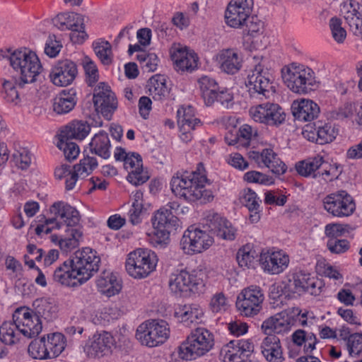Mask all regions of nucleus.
<instances>
[{
    "label": "nucleus",
    "mask_w": 362,
    "mask_h": 362,
    "mask_svg": "<svg viewBox=\"0 0 362 362\" xmlns=\"http://www.w3.org/2000/svg\"><path fill=\"white\" fill-rule=\"evenodd\" d=\"M346 345L349 355H358L362 351V334L354 333L349 337Z\"/></svg>",
    "instance_id": "nucleus-57"
},
{
    "label": "nucleus",
    "mask_w": 362,
    "mask_h": 362,
    "mask_svg": "<svg viewBox=\"0 0 362 362\" xmlns=\"http://www.w3.org/2000/svg\"><path fill=\"white\" fill-rule=\"evenodd\" d=\"M264 295L259 286H250L239 293L236 300V308L240 315L254 317L262 309Z\"/></svg>",
    "instance_id": "nucleus-12"
},
{
    "label": "nucleus",
    "mask_w": 362,
    "mask_h": 362,
    "mask_svg": "<svg viewBox=\"0 0 362 362\" xmlns=\"http://www.w3.org/2000/svg\"><path fill=\"white\" fill-rule=\"evenodd\" d=\"M83 65L86 76V81L89 86H93L98 81V68L95 64L88 57H84Z\"/></svg>",
    "instance_id": "nucleus-52"
},
{
    "label": "nucleus",
    "mask_w": 362,
    "mask_h": 362,
    "mask_svg": "<svg viewBox=\"0 0 362 362\" xmlns=\"http://www.w3.org/2000/svg\"><path fill=\"white\" fill-rule=\"evenodd\" d=\"M214 241L210 229L207 228V230H202L191 226L185 231L180 240V247L186 254L199 253L208 249Z\"/></svg>",
    "instance_id": "nucleus-10"
},
{
    "label": "nucleus",
    "mask_w": 362,
    "mask_h": 362,
    "mask_svg": "<svg viewBox=\"0 0 362 362\" xmlns=\"http://www.w3.org/2000/svg\"><path fill=\"white\" fill-rule=\"evenodd\" d=\"M78 75V67L69 59L57 60L52 66L49 74L51 81L57 86H66L71 84Z\"/></svg>",
    "instance_id": "nucleus-17"
},
{
    "label": "nucleus",
    "mask_w": 362,
    "mask_h": 362,
    "mask_svg": "<svg viewBox=\"0 0 362 362\" xmlns=\"http://www.w3.org/2000/svg\"><path fill=\"white\" fill-rule=\"evenodd\" d=\"M201 271L188 272L181 270L171 274L169 287L172 292L180 296H187L190 293H201L204 291L205 284Z\"/></svg>",
    "instance_id": "nucleus-6"
},
{
    "label": "nucleus",
    "mask_w": 362,
    "mask_h": 362,
    "mask_svg": "<svg viewBox=\"0 0 362 362\" xmlns=\"http://www.w3.org/2000/svg\"><path fill=\"white\" fill-rule=\"evenodd\" d=\"M82 232L75 228H68L66 230V235L59 241L60 249L65 252H69L77 247L80 239L82 238Z\"/></svg>",
    "instance_id": "nucleus-43"
},
{
    "label": "nucleus",
    "mask_w": 362,
    "mask_h": 362,
    "mask_svg": "<svg viewBox=\"0 0 362 362\" xmlns=\"http://www.w3.org/2000/svg\"><path fill=\"white\" fill-rule=\"evenodd\" d=\"M257 136V130L254 129L248 124H243L240 127L233 139H230L227 135L225 139L230 146L239 144L243 147H247L250 145L251 139L256 138Z\"/></svg>",
    "instance_id": "nucleus-40"
},
{
    "label": "nucleus",
    "mask_w": 362,
    "mask_h": 362,
    "mask_svg": "<svg viewBox=\"0 0 362 362\" xmlns=\"http://www.w3.org/2000/svg\"><path fill=\"white\" fill-rule=\"evenodd\" d=\"M282 78L286 86L298 94H307L317 87L315 72L303 64H291L282 70Z\"/></svg>",
    "instance_id": "nucleus-4"
},
{
    "label": "nucleus",
    "mask_w": 362,
    "mask_h": 362,
    "mask_svg": "<svg viewBox=\"0 0 362 362\" xmlns=\"http://www.w3.org/2000/svg\"><path fill=\"white\" fill-rule=\"evenodd\" d=\"M62 45L61 42L56 39L55 35H49L46 41L45 46V53L50 57H56L61 50Z\"/></svg>",
    "instance_id": "nucleus-61"
},
{
    "label": "nucleus",
    "mask_w": 362,
    "mask_h": 362,
    "mask_svg": "<svg viewBox=\"0 0 362 362\" xmlns=\"http://www.w3.org/2000/svg\"><path fill=\"white\" fill-rule=\"evenodd\" d=\"M236 259L240 267L249 268L254 260V255L252 254V251L247 250V248L244 247L238 250Z\"/></svg>",
    "instance_id": "nucleus-63"
},
{
    "label": "nucleus",
    "mask_w": 362,
    "mask_h": 362,
    "mask_svg": "<svg viewBox=\"0 0 362 362\" xmlns=\"http://www.w3.org/2000/svg\"><path fill=\"white\" fill-rule=\"evenodd\" d=\"M15 165L22 170H26L31 163V153L26 148H21L13 154Z\"/></svg>",
    "instance_id": "nucleus-55"
},
{
    "label": "nucleus",
    "mask_w": 362,
    "mask_h": 362,
    "mask_svg": "<svg viewBox=\"0 0 362 362\" xmlns=\"http://www.w3.org/2000/svg\"><path fill=\"white\" fill-rule=\"evenodd\" d=\"M341 25V20L337 17H332L329 20L332 35L337 43H343L346 37V31Z\"/></svg>",
    "instance_id": "nucleus-53"
},
{
    "label": "nucleus",
    "mask_w": 362,
    "mask_h": 362,
    "mask_svg": "<svg viewBox=\"0 0 362 362\" xmlns=\"http://www.w3.org/2000/svg\"><path fill=\"white\" fill-rule=\"evenodd\" d=\"M209 182L204 165L198 163L197 170L191 173H177L170 181L172 192L176 197L188 202H195L202 197H213L210 192L204 189L205 184Z\"/></svg>",
    "instance_id": "nucleus-3"
},
{
    "label": "nucleus",
    "mask_w": 362,
    "mask_h": 362,
    "mask_svg": "<svg viewBox=\"0 0 362 362\" xmlns=\"http://www.w3.org/2000/svg\"><path fill=\"white\" fill-rule=\"evenodd\" d=\"M203 315V310L199 305L195 303L178 305L175 310V316L186 327L198 324L202 321Z\"/></svg>",
    "instance_id": "nucleus-25"
},
{
    "label": "nucleus",
    "mask_w": 362,
    "mask_h": 362,
    "mask_svg": "<svg viewBox=\"0 0 362 362\" xmlns=\"http://www.w3.org/2000/svg\"><path fill=\"white\" fill-rule=\"evenodd\" d=\"M259 202L257 194L250 189L245 190L241 198V202L248 209L250 213V221L251 223H257L260 218Z\"/></svg>",
    "instance_id": "nucleus-42"
},
{
    "label": "nucleus",
    "mask_w": 362,
    "mask_h": 362,
    "mask_svg": "<svg viewBox=\"0 0 362 362\" xmlns=\"http://www.w3.org/2000/svg\"><path fill=\"white\" fill-rule=\"evenodd\" d=\"M110 147L108 134L104 131L95 134L89 144L90 151L104 159L110 156Z\"/></svg>",
    "instance_id": "nucleus-32"
},
{
    "label": "nucleus",
    "mask_w": 362,
    "mask_h": 362,
    "mask_svg": "<svg viewBox=\"0 0 362 362\" xmlns=\"http://www.w3.org/2000/svg\"><path fill=\"white\" fill-rule=\"evenodd\" d=\"M46 349L49 358L58 356L65 348L64 336L60 333H53L45 337Z\"/></svg>",
    "instance_id": "nucleus-44"
},
{
    "label": "nucleus",
    "mask_w": 362,
    "mask_h": 362,
    "mask_svg": "<svg viewBox=\"0 0 362 362\" xmlns=\"http://www.w3.org/2000/svg\"><path fill=\"white\" fill-rule=\"evenodd\" d=\"M17 329L16 324L11 322H4L0 327V339L7 345H12L18 341L17 335L15 332Z\"/></svg>",
    "instance_id": "nucleus-50"
},
{
    "label": "nucleus",
    "mask_w": 362,
    "mask_h": 362,
    "mask_svg": "<svg viewBox=\"0 0 362 362\" xmlns=\"http://www.w3.org/2000/svg\"><path fill=\"white\" fill-rule=\"evenodd\" d=\"M228 306V300L223 293H216L211 299L210 308L213 313L226 311Z\"/></svg>",
    "instance_id": "nucleus-59"
},
{
    "label": "nucleus",
    "mask_w": 362,
    "mask_h": 362,
    "mask_svg": "<svg viewBox=\"0 0 362 362\" xmlns=\"http://www.w3.org/2000/svg\"><path fill=\"white\" fill-rule=\"evenodd\" d=\"M98 163L95 157L86 156L80 160L78 164L74 165L78 177H86L97 168Z\"/></svg>",
    "instance_id": "nucleus-51"
},
{
    "label": "nucleus",
    "mask_w": 362,
    "mask_h": 362,
    "mask_svg": "<svg viewBox=\"0 0 362 362\" xmlns=\"http://www.w3.org/2000/svg\"><path fill=\"white\" fill-rule=\"evenodd\" d=\"M90 127L86 122L74 121L66 125L62 131L59 136L69 139H83L90 132Z\"/></svg>",
    "instance_id": "nucleus-35"
},
{
    "label": "nucleus",
    "mask_w": 362,
    "mask_h": 362,
    "mask_svg": "<svg viewBox=\"0 0 362 362\" xmlns=\"http://www.w3.org/2000/svg\"><path fill=\"white\" fill-rule=\"evenodd\" d=\"M45 343V336L32 341L28 349L30 356L36 359L49 358V352Z\"/></svg>",
    "instance_id": "nucleus-47"
},
{
    "label": "nucleus",
    "mask_w": 362,
    "mask_h": 362,
    "mask_svg": "<svg viewBox=\"0 0 362 362\" xmlns=\"http://www.w3.org/2000/svg\"><path fill=\"white\" fill-rule=\"evenodd\" d=\"M349 225H343L340 223H330L325 226V234L330 238L337 239L341 236L346 231Z\"/></svg>",
    "instance_id": "nucleus-64"
},
{
    "label": "nucleus",
    "mask_w": 362,
    "mask_h": 362,
    "mask_svg": "<svg viewBox=\"0 0 362 362\" xmlns=\"http://www.w3.org/2000/svg\"><path fill=\"white\" fill-rule=\"evenodd\" d=\"M95 53L105 65H109L112 62V46L108 41L100 40L93 44Z\"/></svg>",
    "instance_id": "nucleus-46"
},
{
    "label": "nucleus",
    "mask_w": 362,
    "mask_h": 362,
    "mask_svg": "<svg viewBox=\"0 0 362 362\" xmlns=\"http://www.w3.org/2000/svg\"><path fill=\"white\" fill-rule=\"evenodd\" d=\"M253 59L257 62L253 69L249 73L246 81V86L251 97L262 99L267 98L270 93L269 89L272 80V74L269 70L265 67L261 57H254Z\"/></svg>",
    "instance_id": "nucleus-8"
},
{
    "label": "nucleus",
    "mask_w": 362,
    "mask_h": 362,
    "mask_svg": "<svg viewBox=\"0 0 362 362\" xmlns=\"http://www.w3.org/2000/svg\"><path fill=\"white\" fill-rule=\"evenodd\" d=\"M1 52H4L3 57L9 61L11 66L19 74L13 81H6L3 83V98L8 103L17 104L19 95L16 86L23 88L25 84L35 82L42 67L36 54L26 49L13 51L8 49Z\"/></svg>",
    "instance_id": "nucleus-1"
},
{
    "label": "nucleus",
    "mask_w": 362,
    "mask_h": 362,
    "mask_svg": "<svg viewBox=\"0 0 362 362\" xmlns=\"http://www.w3.org/2000/svg\"><path fill=\"white\" fill-rule=\"evenodd\" d=\"M252 0H231L225 12L226 24L235 28H244L251 15Z\"/></svg>",
    "instance_id": "nucleus-16"
},
{
    "label": "nucleus",
    "mask_w": 362,
    "mask_h": 362,
    "mask_svg": "<svg viewBox=\"0 0 362 362\" xmlns=\"http://www.w3.org/2000/svg\"><path fill=\"white\" fill-rule=\"evenodd\" d=\"M149 177L150 176L148 173L144 170L143 168L141 167L139 169L129 171L127 179L130 183L137 186L145 183L149 179Z\"/></svg>",
    "instance_id": "nucleus-60"
},
{
    "label": "nucleus",
    "mask_w": 362,
    "mask_h": 362,
    "mask_svg": "<svg viewBox=\"0 0 362 362\" xmlns=\"http://www.w3.org/2000/svg\"><path fill=\"white\" fill-rule=\"evenodd\" d=\"M250 113L252 119L267 125L279 126L284 122L286 114L279 105L265 103L251 107Z\"/></svg>",
    "instance_id": "nucleus-15"
},
{
    "label": "nucleus",
    "mask_w": 362,
    "mask_h": 362,
    "mask_svg": "<svg viewBox=\"0 0 362 362\" xmlns=\"http://www.w3.org/2000/svg\"><path fill=\"white\" fill-rule=\"evenodd\" d=\"M93 103L95 110L108 120L111 119L117 107V101L114 93L105 83H100L95 90Z\"/></svg>",
    "instance_id": "nucleus-18"
},
{
    "label": "nucleus",
    "mask_w": 362,
    "mask_h": 362,
    "mask_svg": "<svg viewBox=\"0 0 362 362\" xmlns=\"http://www.w3.org/2000/svg\"><path fill=\"white\" fill-rule=\"evenodd\" d=\"M57 147L63 151L65 158L69 161L75 160L79 154V147L69 139L59 136Z\"/></svg>",
    "instance_id": "nucleus-49"
},
{
    "label": "nucleus",
    "mask_w": 362,
    "mask_h": 362,
    "mask_svg": "<svg viewBox=\"0 0 362 362\" xmlns=\"http://www.w3.org/2000/svg\"><path fill=\"white\" fill-rule=\"evenodd\" d=\"M303 135L310 141L323 145L332 142L336 138L337 132L331 124L317 122L307 124Z\"/></svg>",
    "instance_id": "nucleus-20"
},
{
    "label": "nucleus",
    "mask_w": 362,
    "mask_h": 362,
    "mask_svg": "<svg viewBox=\"0 0 362 362\" xmlns=\"http://www.w3.org/2000/svg\"><path fill=\"white\" fill-rule=\"evenodd\" d=\"M244 180L248 182L258 183L264 185H270L274 183L272 177L260 172L251 170L244 175Z\"/></svg>",
    "instance_id": "nucleus-54"
},
{
    "label": "nucleus",
    "mask_w": 362,
    "mask_h": 362,
    "mask_svg": "<svg viewBox=\"0 0 362 362\" xmlns=\"http://www.w3.org/2000/svg\"><path fill=\"white\" fill-rule=\"evenodd\" d=\"M157 262L158 257L154 252L139 248L129 254L125 267L130 276L135 279H143L156 269Z\"/></svg>",
    "instance_id": "nucleus-7"
},
{
    "label": "nucleus",
    "mask_w": 362,
    "mask_h": 362,
    "mask_svg": "<svg viewBox=\"0 0 362 362\" xmlns=\"http://www.w3.org/2000/svg\"><path fill=\"white\" fill-rule=\"evenodd\" d=\"M327 246L329 251L334 254L345 252L349 248V244L346 240H337L334 238H329Z\"/></svg>",
    "instance_id": "nucleus-62"
},
{
    "label": "nucleus",
    "mask_w": 362,
    "mask_h": 362,
    "mask_svg": "<svg viewBox=\"0 0 362 362\" xmlns=\"http://www.w3.org/2000/svg\"><path fill=\"white\" fill-rule=\"evenodd\" d=\"M214 346V335L204 327H197L192 331L179 347V356L181 358L191 361L204 355Z\"/></svg>",
    "instance_id": "nucleus-5"
},
{
    "label": "nucleus",
    "mask_w": 362,
    "mask_h": 362,
    "mask_svg": "<svg viewBox=\"0 0 362 362\" xmlns=\"http://www.w3.org/2000/svg\"><path fill=\"white\" fill-rule=\"evenodd\" d=\"M259 262L264 272L270 274H279L288 267L289 257L281 251L263 250L260 253Z\"/></svg>",
    "instance_id": "nucleus-19"
},
{
    "label": "nucleus",
    "mask_w": 362,
    "mask_h": 362,
    "mask_svg": "<svg viewBox=\"0 0 362 362\" xmlns=\"http://www.w3.org/2000/svg\"><path fill=\"white\" fill-rule=\"evenodd\" d=\"M218 60L221 69L226 74H234L242 67L243 59L238 52L233 49L222 50Z\"/></svg>",
    "instance_id": "nucleus-30"
},
{
    "label": "nucleus",
    "mask_w": 362,
    "mask_h": 362,
    "mask_svg": "<svg viewBox=\"0 0 362 362\" xmlns=\"http://www.w3.org/2000/svg\"><path fill=\"white\" fill-rule=\"evenodd\" d=\"M96 284L100 291L108 296L118 293L122 288L120 281L111 272H103Z\"/></svg>",
    "instance_id": "nucleus-34"
},
{
    "label": "nucleus",
    "mask_w": 362,
    "mask_h": 362,
    "mask_svg": "<svg viewBox=\"0 0 362 362\" xmlns=\"http://www.w3.org/2000/svg\"><path fill=\"white\" fill-rule=\"evenodd\" d=\"M341 13L353 34L362 37V5L354 0L344 2Z\"/></svg>",
    "instance_id": "nucleus-22"
},
{
    "label": "nucleus",
    "mask_w": 362,
    "mask_h": 362,
    "mask_svg": "<svg viewBox=\"0 0 362 362\" xmlns=\"http://www.w3.org/2000/svg\"><path fill=\"white\" fill-rule=\"evenodd\" d=\"M201 95L204 103L210 106L215 103L216 91L218 90L219 86L216 81L207 76H204L198 80Z\"/></svg>",
    "instance_id": "nucleus-37"
},
{
    "label": "nucleus",
    "mask_w": 362,
    "mask_h": 362,
    "mask_svg": "<svg viewBox=\"0 0 362 362\" xmlns=\"http://www.w3.org/2000/svg\"><path fill=\"white\" fill-rule=\"evenodd\" d=\"M292 321V317L286 312H281L265 320L261 327L267 336L273 333L281 334L291 329Z\"/></svg>",
    "instance_id": "nucleus-24"
},
{
    "label": "nucleus",
    "mask_w": 362,
    "mask_h": 362,
    "mask_svg": "<svg viewBox=\"0 0 362 362\" xmlns=\"http://www.w3.org/2000/svg\"><path fill=\"white\" fill-rule=\"evenodd\" d=\"M54 177L57 180H65V189L67 191L74 189L78 178L76 169L68 164H62L56 167Z\"/></svg>",
    "instance_id": "nucleus-41"
},
{
    "label": "nucleus",
    "mask_w": 362,
    "mask_h": 362,
    "mask_svg": "<svg viewBox=\"0 0 362 362\" xmlns=\"http://www.w3.org/2000/svg\"><path fill=\"white\" fill-rule=\"evenodd\" d=\"M325 209L333 216L343 218L353 214L356 209L352 197L344 190L326 196L323 199Z\"/></svg>",
    "instance_id": "nucleus-13"
},
{
    "label": "nucleus",
    "mask_w": 362,
    "mask_h": 362,
    "mask_svg": "<svg viewBox=\"0 0 362 362\" xmlns=\"http://www.w3.org/2000/svg\"><path fill=\"white\" fill-rule=\"evenodd\" d=\"M324 163L322 156H317L298 162L296 165V169L299 175L303 177L312 176L316 178L320 175V172L315 173Z\"/></svg>",
    "instance_id": "nucleus-39"
},
{
    "label": "nucleus",
    "mask_w": 362,
    "mask_h": 362,
    "mask_svg": "<svg viewBox=\"0 0 362 362\" xmlns=\"http://www.w3.org/2000/svg\"><path fill=\"white\" fill-rule=\"evenodd\" d=\"M76 91L74 88L62 90L52 103L53 111L57 115H64L71 111L76 104Z\"/></svg>",
    "instance_id": "nucleus-31"
},
{
    "label": "nucleus",
    "mask_w": 362,
    "mask_h": 362,
    "mask_svg": "<svg viewBox=\"0 0 362 362\" xmlns=\"http://www.w3.org/2000/svg\"><path fill=\"white\" fill-rule=\"evenodd\" d=\"M100 258L89 247L76 251L74 256L56 268L52 279L61 285L77 286L88 281L99 269Z\"/></svg>",
    "instance_id": "nucleus-2"
},
{
    "label": "nucleus",
    "mask_w": 362,
    "mask_h": 362,
    "mask_svg": "<svg viewBox=\"0 0 362 362\" xmlns=\"http://www.w3.org/2000/svg\"><path fill=\"white\" fill-rule=\"evenodd\" d=\"M165 209H160L152 218L153 228H164L176 231L179 227V220Z\"/></svg>",
    "instance_id": "nucleus-33"
},
{
    "label": "nucleus",
    "mask_w": 362,
    "mask_h": 362,
    "mask_svg": "<svg viewBox=\"0 0 362 362\" xmlns=\"http://www.w3.org/2000/svg\"><path fill=\"white\" fill-rule=\"evenodd\" d=\"M113 343V337L110 333L97 332L86 341L83 349L90 358L101 357L110 351Z\"/></svg>",
    "instance_id": "nucleus-21"
},
{
    "label": "nucleus",
    "mask_w": 362,
    "mask_h": 362,
    "mask_svg": "<svg viewBox=\"0 0 362 362\" xmlns=\"http://www.w3.org/2000/svg\"><path fill=\"white\" fill-rule=\"evenodd\" d=\"M262 353L269 362H283L282 348L280 339L275 334H269L261 344Z\"/></svg>",
    "instance_id": "nucleus-29"
},
{
    "label": "nucleus",
    "mask_w": 362,
    "mask_h": 362,
    "mask_svg": "<svg viewBox=\"0 0 362 362\" xmlns=\"http://www.w3.org/2000/svg\"><path fill=\"white\" fill-rule=\"evenodd\" d=\"M178 124L181 131H191L195 129L196 125L200 123V120L193 115L192 107L179 109L177 112Z\"/></svg>",
    "instance_id": "nucleus-45"
},
{
    "label": "nucleus",
    "mask_w": 362,
    "mask_h": 362,
    "mask_svg": "<svg viewBox=\"0 0 362 362\" xmlns=\"http://www.w3.org/2000/svg\"><path fill=\"white\" fill-rule=\"evenodd\" d=\"M33 317L30 318L24 319L18 322V323H15L17 327V329L22 333L25 337L28 338H33L37 337L42 331V323L39 319L35 316V319L36 321V325H33L32 327L33 329L29 328V324L32 322Z\"/></svg>",
    "instance_id": "nucleus-48"
},
{
    "label": "nucleus",
    "mask_w": 362,
    "mask_h": 362,
    "mask_svg": "<svg viewBox=\"0 0 362 362\" xmlns=\"http://www.w3.org/2000/svg\"><path fill=\"white\" fill-rule=\"evenodd\" d=\"M225 352V358H228L230 361L236 362L238 359H245L243 353L238 346H235V341H230L221 351Z\"/></svg>",
    "instance_id": "nucleus-58"
},
{
    "label": "nucleus",
    "mask_w": 362,
    "mask_h": 362,
    "mask_svg": "<svg viewBox=\"0 0 362 362\" xmlns=\"http://www.w3.org/2000/svg\"><path fill=\"white\" fill-rule=\"evenodd\" d=\"M33 305L35 315L37 319L43 318L47 321H52L57 317V307L49 299H36Z\"/></svg>",
    "instance_id": "nucleus-36"
},
{
    "label": "nucleus",
    "mask_w": 362,
    "mask_h": 362,
    "mask_svg": "<svg viewBox=\"0 0 362 362\" xmlns=\"http://www.w3.org/2000/svg\"><path fill=\"white\" fill-rule=\"evenodd\" d=\"M171 57L177 71H192L197 66V55L187 47L177 49Z\"/></svg>",
    "instance_id": "nucleus-27"
},
{
    "label": "nucleus",
    "mask_w": 362,
    "mask_h": 362,
    "mask_svg": "<svg viewBox=\"0 0 362 362\" xmlns=\"http://www.w3.org/2000/svg\"><path fill=\"white\" fill-rule=\"evenodd\" d=\"M149 95L155 100H163L169 93L165 76L160 74L153 76L148 83Z\"/></svg>",
    "instance_id": "nucleus-38"
},
{
    "label": "nucleus",
    "mask_w": 362,
    "mask_h": 362,
    "mask_svg": "<svg viewBox=\"0 0 362 362\" xmlns=\"http://www.w3.org/2000/svg\"><path fill=\"white\" fill-rule=\"evenodd\" d=\"M53 24L60 30H71L72 42L82 44L88 37L85 31L84 18L79 13L66 12L58 14L52 19Z\"/></svg>",
    "instance_id": "nucleus-11"
},
{
    "label": "nucleus",
    "mask_w": 362,
    "mask_h": 362,
    "mask_svg": "<svg viewBox=\"0 0 362 362\" xmlns=\"http://www.w3.org/2000/svg\"><path fill=\"white\" fill-rule=\"evenodd\" d=\"M291 110L296 119L302 122H310L317 118L320 113L318 105L311 100L294 101Z\"/></svg>",
    "instance_id": "nucleus-26"
},
{
    "label": "nucleus",
    "mask_w": 362,
    "mask_h": 362,
    "mask_svg": "<svg viewBox=\"0 0 362 362\" xmlns=\"http://www.w3.org/2000/svg\"><path fill=\"white\" fill-rule=\"evenodd\" d=\"M172 232L175 231L164 228H154L153 235L151 239V243L155 247H165L168 243L169 235Z\"/></svg>",
    "instance_id": "nucleus-56"
},
{
    "label": "nucleus",
    "mask_w": 362,
    "mask_h": 362,
    "mask_svg": "<svg viewBox=\"0 0 362 362\" xmlns=\"http://www.w3.org/2000/svg\"><path fill=\"white\" fill-rule=\"evenodd\" d=\"M50 211L62 218L68 228H73L80 221L78 211L66 202H54L50 207Z\"/></svg>",
    "instance_id": "nucleus-28"
},
{
    "label": "nucleus",
    "mask_w": 362,
    "mask_h": 362,
    "mask_svg": "<svg viewBox=\"0 0 362 362\" xmlns=\"http://www.w3.org/2000/svg\"><path fill=\"white\" fill-rule=\"evenodd\" d=\"M284 284L287 296L300 295L305 292L317 296L321 292V282H318L313 278H310L309 274L301 272L291 274L288 281Z\"/></svg>",
    "instance_id": "nucleus-14"
},
{
    "label": "nucleus",
    "mask_w": 362,
    "mask_h": 362,
    "mask_svg": "<svg viewBox=\"0 0 362 362\" xmlns=\"http://www.w3.org/2000/svg\"><path fill=\"white\" fill-rule=\"evenodd\" d=\"M206 226L214 235L224 240H232L235 238V229L231 223L216 213H209L206 216Z\"/></svg>",
    "instance_id": "nucleus-23"
},
{
    "label": "nucleus",
    "mask_w": 362,
    "mask_h": 362,
    "mask_svg": "<svg viewBox=\"0 0 362 362\" xmlns=\"http://www.w3.org/2000/svg\"><path fill=\"white\" fill-rule=\"evenodd\" d=\"M135 336L142 345L157 346L163 344L169 337L168 323L164 320H147L137 327Z\"/></svg>",
    "instance_id": "nucleus-9"
}]
</instances>
